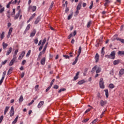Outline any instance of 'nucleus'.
Returning <instances> with one entry per match:
<instances>
[{
    "label": "nucleus",
    "instance_id": "nucleus-1",
    "mask_svg": "<svg viewBox=\"0 0 124 124\" xmlns=\"http://www.w3.org/2000/svg\"><path fill=\"white\" fill-rule=\"evenodd\" d=\"M96 70V73L98 74L101 72V68L100 67H98L97 65H95L92 69L91 72L92 73H94V71Z\"/></svg>",
    "mask_w": 124,
    "mask_h": 124
},
{
    "label": "nucleus",
    "instance_id": "nucleus-2",
    "mask_svg": "<svg viewBox=\"0 0 124 124\" xmlns=\"http://www.w3.org/2000/svg\"><path fill=\"white\" fill-rule=\"evenodd\" d=\"M116 55V52H115V51H113L111 52L110 55H107L105 56V58H107V59H111V60H114L115 59Z\"/></svg>",
    "mask_w": 124,
    "mask_h": 124
},
{
    "label": "nucleus",
    "instance_id": "nucleus-3",
    "mask_svg": "<svg viewBox=\"0 0 124 124\" xmlns=\"http://www.w3.org/2000/svg\"><path fill=\"white\" fill-rule=\"evenodd\" d=\"M99 86L101 89H104V81H103V78H101L100 79Z\"/></svg>",
    "mask_w": 124,
    "mask_h": 124
},
{
    "label": "nucleus",
    "instance_id": "nucleus-4",
    "mask_svg": "<svg viewBox=\"0 0 124 124\" xmlns=\"http://www.w3.org/2000/svg\"><path fill=\"white\" fill-rule=\"evenodd\" d=\"M36 6H30L28 8V11L30 12L31 10L32 12H34L36 11Z\"/></svg>",
    "mask_w": 124,
    "mask_h": 124
},
{
    "label": "nucleus",
    "instance_id": "nucleus-5",
    "mask_svg": "<svg viewBox=\"0 0 124 124\" xmlns=\"http://www.w3.org/2000/svg\"><path fill=\"white\" fill-rule=\"evenodd\" d=\"M47 40V39L45 38L44 39L41 45L40 46V47L39 48V51H41L42 50V48H43V46H44V44L46 43V41Z\"/></svg>",
    "mask_w": 124,
    "mask_h": 124
},
{
    "label": "nucleus",
    "instance_id": "nucleus-6",
    "mask_svg": "<svg viewBox=\"0 0 124 124\" xmlns=\"http://www.w3.org/2000/svg\"><path fill=\"white\" fill-rule=\"evenodd\" d=\"M12 31H13V28L11 27L8 31L7 35V38H9L10 37V35H11V33H12Z\"/></svg>",
    "mask_w": 124,
    "mask_h": 124
},
{
    "label": "nucleus",
    "instance_id": "nucleus-7",
    "mask_svg": "<svg viewBox=\"0 0 124 124\" xmlns=\"http://www.w3.org/2000/svg\"><path fill=\"white\" fill-rule=\"evenodd\" d=\"M25 54H26V51L24 50L21 52L20 55L19 56V57L18 58V60H22V59H23V58H24V57L25 56Z\"/></svg>",
    "mask_w": 124,
    "mask_h": 124
},
{
    "label": "nucleus",
    "instance_id": "nucleus-8",
    "mask_svg": "<svg viewBox=\"0 0 124 124\" xmlns=\"http://www.w3.org/2000/svg\"><path fill=\"white\" fill-rule=\"evenodd\" d=\"M15 113V112L14 111V108H13V107H11V110L10 111V116L11 117H13V116H14Z\"/></svg>",
    "mask_w": 124,
    "mask_h": 124
},
{
    "label": "nucleus",
    "instance_id": "nucleus-9",
    "mask_svg": "<svg viewBox=\"0 0 124 124\" xmlns=\"http://www.w3.org/2000/svg\"><path fill=\"white\" fill-rule=\"evenodd\" d=\"M16 59L17 58H15L13 57V59L10 62L9 66H12V65H13V64H14V62H15V61H16Z\"/></svg>",
    "mask_w": 124,
    "mask_h": 124
},
{
    "label": "nucleus",
    "instance_id": "nucleus-10",
    "mask_svg": "<svg viewBox=\"0 0 124 124\" xmlns=\"http://www.w3.org/2000/svg\"><path fill=\"white\" fill-rule=\"evenodd\" d=\"M40 20H41V17H40V16H38L37 18H36V20L34 22L35 25H37V24H38V23H39Z\"/></svg>",
    "mask_w": 124,
    "mask_h": 124
},
{
    "label": "nucleus",
    "instance_id": "nucleus-11",
    "mask_svg": "<svg viewBox=\"0 0 124 124\" xmlns=\"http://www.w3.org/2000/svg\"><path fill=\"white\" fill-rule=\"evenodd\" d=\"M94 59L95 60V62H98V61H99V55L98 54H96Z\"/></svg>",
    "mask_w": 124,
    "mask_h": 124
},
{
    "label": "nucleus",
    "instance_id": "nucleus-12",
    "mask_svg": "<svg viewBox=\"0 0 124 124\" xmlns=\"http://www.w3.org/2000/svg\"><path fill=\"white\" fill-rule=\"evenodd\" d=\"M46 62V59L45 58V57H44L41 60V64L42 65H44V64H45Z\"/></svg>",
    "mask_w": 124,
    "mask_h": 124
},
{
    "label": "nucleus",
    "instance_id": "nucleus-13",
    "mask_svg": "<svg viewBox=\"0 0 124 124\" xmlns=\"http://www.w3.org/2000/svg\"><path fill=\"white\" fill-rule=\"evenodd\" d=\"M44 104V101H40L37 106L38 108H41V107L43 106Z\"/></svg>",
    "mask_w": 124,
    "mask_h": 124
},
{
    "label": "nucleus",
    "instance_id": "nucleus-14",
    "mask_svg": "<svg viewBox=\"0 0 124 124\" xmlns=\"http://www.w3.org/2000/svg\"><path fill=\"white\" fill-rule=\"evenodd\" d=\"M82 7V2H79L77 7V10H80Z\"/></svg>",
    "mask_w": 124,
    "mask_h": 124
},
{
    "label": "nucleus",
    "instance_id": "nucleus-15",
    "mask_svg": "<svg viewBox=\"0 0 124 124\" xmlns=\"http://www.w3.org/2000/svg\"><path fill=\"white\" fill-rule=\"evenodd\" d=\"M35 33H36V30H34L32 32H31V34H30V37H33V36H34V35H35Z\"/></svg>",
    "mask_w": 124,
    "mask_h": 124
},
{
    "label": "nucleus",
    "instance_id": "nucleus-16",
    "mask_svg": "<svg viewBox=\"0 0 124 124\" xmlns=\"http://www.w3.org/2000/svg\"><path fill=\"white\" fill-rule=\"evenodd\" d=\"M124 75V69H121L119 71V76H122V75Z\"/></svg>",
    "mask_w": 124,
    "mask_h": 124
},
{
    "label": "nucleus",
    "instance_id": "nucleus-17",
    "mask_svg": "<svg viewBox=\"0 0 124 124\" xmlns=\"http://www.w3.org/2000/svg\"><path fill=\"white\" fill-rule=\"evenodd\" d=\"M18 52H19L18 49H16L15 51V53H14V55H13V58H15V59H17V57H16V56H17V54H18Z\"/></svg>",
    "mask_w": 124,
    "mask_h": 124
},
{
    "label": "nucleus",
    "instance_id": "nucleus-18",
    "mask_svg": "<svg viewBox=\"0 0 124 124\" xmlns=\"http://www.w3.org/2000/svg\"><path fill=\"white\" fill-rule=\"evenodd\" d=\"M106 103H107V102L106 101H104L103 100H101V101H100V105L102 107H103V106H104L106 104Z\"/></svg>",
    "mask_w": 124,
    "mask_h": 124
},
{
    "label": "nucleus",
    "instance_id": "nucleus-19",
    "mask_svg": "<svg viewBox=\"0 0 124 124\" xmlns=\"http://www.w3.org/2000/svg\"><path fill=\"white\" fill-rule=\"evenodd\" d=\"M5 34V32L2 31L1 34L0 33V37L1 38V40H2L3 38H4V35Z\"/></svg>",
    "mask_w": 124,
    "mask_h": 124
},
{
    "label": "nucleus",
    "instance_id": "nucleus-20",
    "mask_svg": "<svg viewBox=\"0 0 124 124\" xmlns=\"http://www.w3.org/2000/svg\"><path fill=\"white\" fill-rule=\"evenodd\" d=\"M48 46V43H47L46 45H45V46H44V49H43V50H42V53H43V54H44V53H45V52H46V49H47V46Z\"/></svg>",
    "mask_w": 124,
    "mask_h": 124
},
{
    "label": "nucleus",
    "instance_id": "nucleus-21",
    "mask_svg": "<svg viewBox=\"0 0 124 124\" xmlns=\"http://www.w3.org/2000/svg\"><path fill=\"white\" fill-rule=\"evenodd\" d=\"M120 62H121V60H115L113 62V64L114 65H117V64H119V63H120Z\"/></svg>",
    "mask_w": 124,
    "mask_h": 124
},
{
    "label": "nucleus",
    "instance_id": "nucleus-22",
    "mask_svg": "<svg viewBox=\"0 0 124 124\" xmlns=\"http://www.w3.org/2000/svg\"><path fill=\"white\" fill-rule=\"evenodd\" d=\"M30 29H31V24H28L25 29V31H24V33H26V32H27V31H28Z\"/></svg>",
    "mask_w": 124,
    "mask_h": 124
},
{
    "label": "nucleus",
    "instance_id": "nucleus-23",
    "mask_svg": "<svg viewBox=\"0 0 124 124\" xmlns=\"http://www.w3.org/2000/svg\"><path fill=\"white\" fill-rule=\"evenodd\" d=\"M106 2L104 4L105 6H107L108 4L111 3V1L110 0H105Z\"/></svg>",
    "mask_w": 124,
    "mask_h": 124
},
{
    "label": "nucleus",
    "instance_id": "nucleus-24",
    "mask_svg": "<svg viewBox=\"0 0 124 124\" xmlns=\"http://www.w3.org/2000/svg\"><path fill=\"white\" fill-rule=\"evenodd\" d=\"M12 52V47H10L6 53V56H8Z\"/></svg>",
    "mask_w": 124,
    "mask_h": 124
},
{
    "label": "nucleus",
    "instance_id": "nucleus-25",
    "mask_svg": "<svg viewBox=\"0 0 124 124\" xmlns=\"http://www.w3.org/2000/svg\"><path fill=\"white\" fill-rule=\"evenodd\" d=\"M105 92V94L107 98H108V97L109 96V93L108 91V89H106L104 90Z\"/></svg>",
    "mask_w": 124,
    "mask_h": 124
},
{
    "label": "nucleus",
    "instance_id": "nucleus-26",
    "mask_svg": "<svg viewBox=\"0 0 124 124\" xmlns=\"http://www.w3.org/2000/svg\"><path fill=\"white\" fill-rule=\"evenodd\" d=\"M23 101H24V97H23V95H21L19 99V103H21V102H23Z\"/></svg>",
    "mask_w": 124,
    "mask_h": 124
},
{
    "label": "nucleus",
    "instance_id": "nucleus-27",
    "mask_svg": "<svg viewBox=\"0 0 124 124\" xmlns=\"http://www.w3.org/2000/svg\"><path fill=\"white\" fill-rule=\"evenodd\" d=\"M2 46L3 49H6L7 48V46H8V44L5 43L4 42L2 43Z\"/></svg>",
    "mask_w": 124,
    "mask_h": 124
},
{
    "label": "nucleus",
    "instance_id": "nucleus-28",
    "mask_svg": "<svg viewBox=\"0 0 124 124\" xmlns=\"http://www.w3.org/2000/svg\"><path fill=\"white\" fill-rule=\"evenodd\" d=\"M85 82H86V81H85V80L83 79V80L78 81V85H82V84H84V83H85Z\"/></svg>",
    "mask_w": 124,
    "mask_h": 124
},
{
    "label": "nucleus",
    "instance_id": "nucleus-29",
    "mask_svg": "<svg viewBox=\"0 0 124 124\" xmlns=\"http://www.w3.org/2000/svg\"><path fill=\"white\" fill-rule=\"evenodd\" d=\"M8 110H9V107H6L4 112V115H6V113H7Z\"/></svg>",
    "mask_w": 124,
    "mask_h": 124
},
{
    "label": "nucleus",
    "instance_id": "nucleus-30",
    "mask_svg": "<svg viewBox=\"0 0 124 124\" xmlns=\"http://www.w3.org/2000/svg\"><path fill=\"white\" fill-rule=\"evenodd\" d=\"M18 118H19V116H17L16 117V118H15V119L14 120V121H13L12 122V124H15L17 123V121H18Z\"/></svg>",
    "mask_w": 124,
    "mask_h": 124
},
{
    "label": "nucleus",
    "instance_id": "nucleus-31",
    "mask_svg": "<svg viewBox=\"0 0 124 124\" xmlns=\"http://www.w3.org/2000/svg\"><path fill=\"white\" fill-rule=\"evenodd\" d=\"M41 56H42V51H41L38 56V61H40V59H41Z\"/></svg>",
    "mask_w": 124,
    "mask_h": 124
},
{
    "label": "nucleus",
    "instance_id": "nucleus-32",
    "mask_svg": "<svg viewBox=\"0 0 124 124\" xmlns=\"http://www.w3.org/2000/svg\"><path fill=\"white\" fill-rule=\"evenodd\" d=\"M118 55H120V56H124V51H119L118 52Z\"/></svg>",
    "mask_w": 124,
    "mask_h": 124
},
{
    "label": "nucleus",
    "instance_id": "nucleus-33",
    "mask_svg": "<svg viewBox=\"0 0 124 124\" xmlns=\"http://www.w3.org/2000/svg\"><path fill=\"white\" fill-rule=\"evenodd\" d=\"M12 1H13V0H11V1L8 3V4L6 5L7 8H10V4H11V3L12 4Z\"/></svg>",
    "mask_w": 124,
    "mask_h": 124
},
{
    "label": "nucleus",
    "instance_id": "nucleus-34",
    "mask_svg": "<svg viewBox=\"0 0 124 124\" xmlns=\"http://www.w3.org/2000/svg\"><path fill=\"white\" fill-rule=\"evenodd\" d=\"M19 16H20V15L19 14V13L16 14L14 17L15 20H17L19 18Z\"/></svg>",
    "mask_w": 124,
    "mask_h": 124
},
{
    "label": "nucleus",
    "instance_id": "nucleus-35",
    "mask_svg": "<svg viewBox=\"0 0 124 124\" xmlns=\"http://www.w3.org/2000/svg\"><path fill=\"white\" fill-rule=\"evenodd\" d=\"M16 9H13V12L11 14V16H12V17H14V15H15V13H16Z\"/></svg>",
    "mask_w": 124,
    "mask_h": 124
},
{
    "label": "nucleus",
    "instance_id": "nucleus-36",
    "mask_svg": "<svg viewBox=\"0 0 124 124\" xmlns=\"http://www.w3.org/2000/svg\"><path fill=\"white\" fill-rule=\"evenodd\" d=\"M109 88L110 89H114V88H115V85H114L112 83H110L109 85Z\"/></svg>",
    "mask_w": 124,
    "mask_h": 124
},
{
    "label": "nucleus",
    "instance_id": "nucleus-37",
    "mask_svg": "<svg viewBox=\"0 0 124 124\" xmlns=\"http://www.w3.org/2000/svg\"><path fill=\"white\" fill-rule=\"evenodd\" d=\"M77 62H78V59L76 58L75 61L72 63V65H75L77 63Z\"/></svg>",
    "mask_w": 124,
    "mask_h": 124
},
{
    "label": "nucleus",
    "instance_id": "nucleus-38",
    "mask_svg": "<svg viewBox=\"0 0 124 124\" xmlns=\"http://www.w3.org/2000/svg\"><path fill=\"white\" fill-rule=\"evenodd\" d=\"M54 6V2H52L51 3V5L49 8V10H51V9H52V8H53V6Z\"/></svg>",
    "mask_w": 124,
    "mask_h": 124
},
{
    "label": "nucleus",
    "instance_id": "nucleus-39",
    "mask_svg": "<svg viewBox=\"0 0 124 124\" xmlns=\"http://www.w3.org/2000/svg\"><path fill=\"white\" fill-rule=\"evenodd\" d=\"M72 16H73V13H72L71 15H69L68 16V20H70V19H71V18H72Z\"/></svg>",
    "mask_w": 124,
    "mask_h": 124
},
{
    "label": "nucleus",
    "instance_id": "nucleus-40",
    "mask_svg": "<svg viewBox=\"0 0 124 124\" xmlns=\"http://www.w3.org/2000/svg\"><path fill=\"white\" fill-rule=\"evenodd\" d=\"M5 75H6V71L3 72L2 78V79H4V77H5Z\"/></svg>",
    "mask_w": 124,
    "mask_h": 124
},
{
    "label": "nucleus",
    "instance_id": "nucleus-41",
    "mask_svg": "<svg viewBox=\"0 0 124 124\" xmlns=\"http://www.w3.org/2000/svg\"><path fill=\"white\" fill-rule=\"evenodd\" d=\"M93 1H91V5L89 7L90 9H92L93 8Z\"/></svg>",
    "mask_w": 124,
    "mask_h": 124
},
{
    "label": "nucleus",
    "instance_id": "nucleus-42",
    "mask_svg": "<svg viewBox=\"0 0 124 124\" xmlns=\"http://www.w3.org/2000/svg\"><path fill=\"white\" fill-rule=\"evenodd\" d=\"M92 24V21H89L87 23V28H90L91 25Z\"/></svg>",
    "mask_w": 124,
    "mask_h": 124
},
{
    "label": "nucleus",
    "instance_id": "nucleus-43",
    "mask_svg": "<svg viewBox=\"0 0 124 124\" xmlns=\"http://www.w3.org/2000/svg\"><path fill=\"white\" fill-rule=\"evenodd\" d=\"M65 91H66V89L65 88H62L61 89H60L58 91V93H62V92H64Z\"/></svg>",
    "mask_w": 124,
    "mask_h": 124
},
{
    "label": "nucleus",
    "instance_id": "nucleus-44",
    "mask_svg": "<svg viewBox=\"0 0 124 124\" xmlns=\"http://www.w3.org/2000/svg\"><path fill=\"white\" fill-rule=\"evenodd\" d=\"M31 50H29L28 51V53L26 54V57H29L30 56V55H31Z\"/></svg>",
    "mask_w": 124,
    "mask_h": 124
},
{
    "label": "nucleus",
    "instance_id": "nucleus-45",
    "mask_svg": "<svg viewBox=\"0 0 124 124\" xmlns=\"http://www.w3.org/2000/svg\"><path fill=\"white\" fill-rule=\"evenodd\" d=\"M54 82H55V79H53L52 80V81H51L49 86H50V87H52V86H53V84H54Z\"/></svg>",
    "mask_w": 124,
    "mask_h": 124
},
{
    "label": "nucleus",
    "instance_id": "nucleus-46",
    "mask_svg": "<svg viewBox=\"0 0 124 124\" xmlns=\"http://www.w3.org/2000/svg\"><path fill=\"white\" fill-rule=\"evenodd\" d=\"M81 51H82V47L81 46H79L78 48V53H79V55H80Z\"/></svg>",
    "mask_w": 124,
    "mask_h": 124
},
{
    "label": "nucleus",
    "instance_id": "nucleus-47",
    "mask_svg": "<svg viewBox=\"0 0 124 124\" xmlns=\"http://www.w3.org/2000/svg\"><path fill=\"white\" fill-rule=\"evenodd\" d=\"M4 9H5L4 7H2L1 9H0V13L1 14L2 13V12H4Z\"/></svg>",
    "mask_w": 124,
    "mask_h": 124
},
{
    "label": "nucleus",
    "instance_id": "nucleus-48",
    "mask_svg": "<svg viewBox=\"0 0 124 124\" xmlns=\"http://www.w3.org/2000/svg\"><path fill=\"white\" fill-rule=\"evenodd\" d=\"M34 42L35 44H37V43H38V39L37 38H36L34 41Z\"/></svg>",
    "mask_w": 124,
    "mask_h": 124
},
{
    "label": "nucleus",
    "instance_id": "nucleus-49",
    "mask_svg": "<svg viewBox=\"0 0 124 124\" xmlns=\"http://www.w3.org/2000/svg\"><path fill=\"white\" fill-rule=\"evenodd\" d=\"M2 120H3V115H1L0 117V124H1V122H2Z\"/></svg>",
    "mask_w": 124,
    "mask_h": 124
},
{
    "label": "nucleus",
    "instance_id": "nucleus-50",
    "mask_svg": "<svg viewBox=\"0 0 124 124\" xmlns=\"http://www.w3.org/2000/svg\"><path fill=\"white\" fill-rule=\"evenodd\" d=\"M51 87H52V86L49 85V86L48 87H47V88L46 90V93H47V92H48L49 90H50V89H51Z\"/></svg>",
    "mask_w": 124,
    "mask_h": 124
},
{
    "label": "nucleus",
    "instance_id": "nucleus-51",
    "mask_svg": "<svg viewBox=\"0 0 124 124\" xmlns=\"http://www.w3.org/2000/svg\"><path fill=\"white\" fill-rule=\"evenodd\" d=\"M39 87V85H36L35 86V91H38Z\"/></svg>",
    "mask_w": 124,
    "mask_h": 124
},
{
    "label": "nucleus",
    "instance_id": "nucleus-52",
    "mask_svg": "<svg viewBox=\"0 0 124 124\" xmlns=\"http://www.w3.org/2000/svg\"><path fill=\"white\" fill-rule=\"evenodd\" d=\"M34 102V100H32L30 103L28 104L29 106H31Z\"/></svg>",
    "mask_w": 124,
    "mask_h": 124
},
{
    "label": "nucleus",
    "instance_id": "nucleus-53",
    "mask_svg": "<svg viewBox=\"0 0 124 124\" xmlns=\"http://www.w3.org/2000/svg\"><path fill=\"white\" fill-rule=\"evenodd\" d=\"M35 15H36L35 13H34V14L31 16L30 17L31 19H32L33 18H34V17H35Z\"/></svg>",
    "mask_w": 124,
    "mask_h": 124
},
{
    "label": "nucleus",
    "instance_id": "nucleus-54",
    "mask_svg": "<svg viewBox=\"0 0 124 124\" xmlns=\"http://www.w3.org/2000/svg\"><path fill=\"white\" fill-rule=\"evenodd\" d=\"M54 89H55L56 90H58L59 89V86L57 85H55L53 87Z\"/></svg>",
    "mask_w": 124,
    "mask_h": 124
},
{
    "label": "nucleus",
    "instance_id": "nucleus-55",
    "mask_svg": "<svg viewBox=\"0 0 124 124\" xmlns=\"http://www.w3.org/2000/svg\"><path fill=\"white\" fill-rule=\"evenodd\" d=\"M6 62H7V60H5L4 61L2 62L1 64L4 65L5 63H6Z\"/></svg>",
    "mask_w": 124,
    "mask_h": 124
},
{
    "label": "nucleus",
    "instance_id": "nucleus-56",
    "mask_svg": "<svg viewBox=\"0 0 124 124\" xmlns=\"http://www.w3.org/2000/svg\"><path fill=\"white\" fill-rule=\"evenodd\" d=\"M17 0H15V1H12V4H16L17 3Z\"/></svg>",
    "mask_w": 124,
    "mask_h": 124
},
{
    "label": "nucleus",
    "instance_id": "nucleus-57",
    "mask_svg": "<svg viewBox=\"0 0 124 124\" xmlns=\"http://www.w3.org/2000/svg\"><path fill=\"white\" fill-rule=\"evenodd\" d=\"M90 111H91V108H88L87 109L85 112H84V114H87V113H88V112H90Z\"/></svg>",
    "mask_w": 124,
    "mask_h": 124
},
{
    "label": "nucleus",
    "instance_id": "nucleus-58",
    "mask_svg": "<svg viewBox=\"0 0 124 124\" xmlns=\"http://www.w3.org/2000/svg\"><path fill=\"white\" fill-rule=\"evenodd\" d=\"M78 78H79V77H77V76H76L74 78V81H76V80H77V79H78Z\"/></svg>",
    "mask_w": 124,
    "mask_h": 124
},
{
    "label": "nucleus",
    "instance_id": "nucleus-59",
    "mask_svg": "<svg viewBox=\"0 0 124 124\" xmlns=\"http://www.w3.org/2000/svg\"><path fill=\"white\" fill-rule=\"evenodd\" d=\"M3 80H4V78H1V79L0 80V85H1V84H2Z\"/></svg>",
    "mask_w": 124,
    "mask_h": 124
},
{
    "label": "nucleus",
    "instance_id": "nucleus-60",
    "mask_svg": "<svg viewBox=\"0 0 124 124\" xmlns=\"http://www.w3.org/2000/svg\"><path fill=\"white\" fill-rule=\"evenodd\" d=\"M27 62V61L26 60H23L22 62V63H21V64L22 65H24L25 64V63H26V62Z\"/></svg>",
    "mask_w": 124,
    "mask_h": 124
},
{
    "label": "nucleus",
    "instance_id": "nucleus-61",
    "mask_svg": "<svg viewBox=\"0 0 124 124\" xmlns=\"http://www.w3.org/2000/svg\"><path fill=\"white\" fill-rule=\"evenodd\" d=\"M20 76L21 78H23L24 76H25V73L23 72L21 74Z\"/></svg>",
    "mask_w": 124,
    "mask_h": 124
},
{
    "label": "nucleus",
    "instance_id": "nucleus-62",
    "mask_svg": "<svg viewBox=\"0 0 124 124\" xmlns=\"http://www.w3.org/2000/svg\"><path fill=\"white\" fill-rule=\"evenodd\" d=\"M63 57L66 59H69V56L68 55H63Z\"/></svg>",
    "mask_w": 124,
    "mask_h": 124
},
{
    "label": "nucleus",
    "instance_id": "nucleus-63",
    "mask_svg": "<svg viewBox=\"0 0 124 124\" xmlns=\"http://www.w3.org/2000/svg\"><path fill=\"white\" fill-rule=\"evenodd\" d=\"M13 70V69L12 68V67H11L8 71V74H9V72H10V71H12Z\"/></svg>",
    "mask_w": 124,
    "mask_h": 124
},
{
    "label": "nucleus",
    "instance_id": "nucleus-64",
    "mask_svg": "<svg viewBox=\"0 0 124 124\" xmlns=\"http://www.w3.org/2000/svg\"><path fill=\"white\" fill-rule=\"evenodd\" d=\"M97 122V119H94L93 122H92V124H95V123Z\"/></svg>",
    "mask_w": 124,
    "mask_h": 124
}]
</instances>
